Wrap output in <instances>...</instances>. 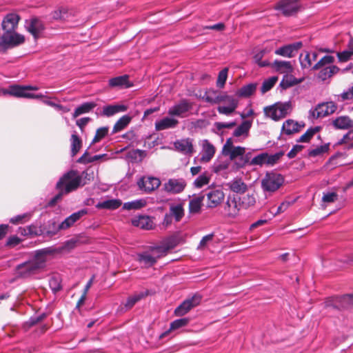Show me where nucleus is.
Returning a JSON list of instances; mask_svg holds the SVG:
<instances>
[{
  "label": "nucleus",
  "instance_id": "obj_1",
  "mask_svg": "<svg viewBox=\"0 0 353 353\" xmlns=\"http://www.w3.org/2000/svg\"><path fill=\"white\" fill-rule=\"evenodd\" d=\"M88 173L83 172L81 174L78 171L71 170L65 172L57 181L56 188L59 192L50 201V205H54L60 200L63 195L75 191L78 188L85 185L87 183L85 179Z\"/></svg>",
  "mask_w": 353,
  "mask_h": 353
},
{
  "label": "nucleus",
  "instance_id": "obj_2",
  "mask_svg": "<svg viewBox=\"0 0 353 353\" xmlns=\"http://www.w3.org/2000/svg\"><path fill=\"white\" fill-rule=\"evenodd\" d=\"M54 250L52 248H46L37 250L34 252L33 258L28 261L22 263L17 265L16 274L21 278H28L46 266L48 256L52 254Z\"/></svg>",
  "mask_w": 353,
  "mask_h": 353
},
{
  "label": "nucleus",
  "instance_id": "obj_3",
  "mask_svg": "<svg viewBox=\"0 0 353 353\" xmlns=\"http://www.w3.org/2000/svg\"><path fill=\"white\" fill-rule=\"evenodd\" d=\"M203 100L212 105L219 104L221 102H226L228 105H219L217 111L219 114L230 116L237 108L239 100L232 95H229L226 92H221L214 89H210L205 92Z\"/></svg>",
  "mask_w": 353,
  "mask_h": 353
},
{
  "label": "nucleus",
  "instance_id": "obj_4",
  "mask_svg": "<svg viewBox=\"0 0 353 353\" xmlns=\"http://www.w3.org/2000/svg\"><path fill=\"white\" fill-rule=\"evenodd\" d=\"M37 86L32 85H11L8 88H3L1 90L3 95H10L17 98H27V99H43L45 95L39 94H34L29 92V90H37Z\"/></svg>",
  "mask_w": 353,
  "mask_h": 353
},
{
  "label": "nucleus",
  "instance_id": "obj_5",
  "mask_svg": "<svg viewBox=\"0 0 353 353\" xmlns=\"http://www.w3.org/2000/svg\"><path fill=\"white\" fill-rule=\"evenodd\" d=\"M24 41V36L16 30L3 31L0 37V53H5L8 49L19 46Z\"/></svg>",
  "mask_w": 353,
  "mask_h": 353
},
{
  "label": "nucleus",
  "instance_id": "obj_6",
  "mask_svg": "<svg viewBox=\"0 0 353 353\" xmlns=\"http://www.w3.org/2000/svg\"><path fill=\"white\" fill-rule=\"evenodd\" d=\"M292 110L290 101L277 102L274 104L264 108V113L266 117L272 120L278 121L285 117Z\"/></svg>",
  "mask_w": 353,
  "mask_h": 353
},
{
  "label": "nucleus",
  "instance_id": "obj_7",
  "mask_svg": "<svg viewBox=\"0 0 353 353\" xmlns=\"http://www.w3.org/2000/svg\"><path fill=\"white\" fill-rule=\"evenodd\" d=\"M284 183L283 176L279 173L267 172L261 181V188L264 192H274Z\"/></svg>",
  "mask_w": 353,
  "mask_h": 353
},
{
  "label": "nucleus",
  "instance_id": "obj_8",
  "mask_svg": "<svg viewBox=\"0 0 353 353\" xmlns=\"http://www.w3.org/2000/svg\"><path fill=\"white\" fill-rule=\"evenodd\" d=\"M337 110V105L334 101H327L319 103L314 109L309 111V119H316L327 117L334 113Z\"/></svg>",
  "mask_w": 353,
  "mask_h": 353
},
{
  "label": "nucleus",
  "instance_id": "obj_9",
  "mask_svg": "<svg viewBox=\"0 0 353 353\" xmlns=\"http://www.w3.org/2000/svg\"><path fill=\"white\" fill-rule=\"evenodd\" d=\"M275 9L279 10L284 16H292L302 10L299 0H281Z\"/></svg>",
  "mask_w": 353,
  "mask_h": 353
},
{
  "label": "nucleus",
  "instance_id": "obj_10",
  "mask_svg": "<svg viewBox=\"0 0 353 353\" xmlns=\"http://www.w3.org/2000/svg\"><path fill=\"white\" fill-rule=\"evenodd\" d=\"M201 296L194 294L192 297L184 300L174 311L176 316H183L188 313L193 307L199 305L201 301Z\"/></svg>",
  "mask_w": 353,
  "mask_h": 353
},
{
  "label": "nucleus",
  "instance_id": "obj_11",
  "mask_svg": "<svg viewBox=\"0 0 353 353\" xmlns=\"http://www.w3.org/2000/svg\"><path fill=\"white\" fill-rule=\"evenodd\" d=\"M192 108V103L187 99H181L168 109V114L170 117L184 118Z\"/></svg>",
  "mask_w": 353,
  "mask_h": 353
},
{
  "label": "nucleus",
  "instance_id": "obj_12",
  "mask_svg": "<svg viewBox=\"0 0 353 353\" xmlns=\"http://www.w3.org/2000/svg\"><path fill=\"white\" fill-rule=\"evenodd\" d=\"M186 186L185 181L182 178H172L163 183V190L170 194L182 192Z\"/></svg>",
  "mask_w": 353,
  "mask_h": 353
},
{
  "label": "nucleus",
  "instance_id": "obj_13",
  "mask_svg": "<svg viewBox=\"0 0 353 353\" xmlns=\"http://www.w3.org/2000/svg\"><path fill=\"white\" fill-rule=\"evenodd\" d=\"M239 196L236 194H230L224 206V210L228 217H236L241 210Z\"/></svg>",
  "mask_w": 353,
  "mask_h": 353
},
{
  "label": "nucleus",
  "instance_id": "obj_14",
  "mask_svg": "<svg viewBox=\"0 0 353 353\" xmlns=\"http://www.w3.org/2000/svg\"><path fill=\"white\" fill-rule=\"evenodd\" d=\"M139 188L146 193L152 192L157 189L160 185V180L154 176H143L137 182Z\"/></svg>",
  "mask_w": 353,
  "mask_h": 353
},
{
  "label": "nucleus",
  "instance_id": "obj_15",
  "mask_svg": "<svg viewBox=\"0 0 353 353\" xmlns=\"http://www.w3.org/2000/svg\"><path fill=\"white\" fill-rule=\"evenodd\" d=\"M302 42L301 41L285 45L276 49L274 53L276 55L292 58L295 55L298 50L302 47Z\"/></svg>",
  "mask_w": 353,
  "mask_h": 353
},
{
  "label": "nucleus",
  "instance_id": "obj_16",
  "mask_svg": "<svg viewBox=\"0 0 353 353\" xmlns=\"http://www.w3.org/2000/svg\"><path fill=\"white\" fill-rule=\"evenodd\" d=\"M26 28L35 39L41 36L45 28L42 21L37 18H32L27 21Z\"/></svg>",
  "mask_w": 353,
  "mask_h": 353
},
{
  "label": "nucleus",
  "instance_id": "obj_17",
  "mask_svg": "<svg viewBox=\"0 0 353 353\" xmlns=\"http://www.w3.org/2000/svg\"><path fill=\"white\" fill-rule=\"evenodd\" d=\"M208 202L207 207L209 208H216L224 199V193L221 190H210L206 193Z\"/></svg>",
  "mask_w": 353,
  "mask_h": 353
},
{
  "label": "nucleus",
  "instance_id": "obj_18",
  "mask_svg": "<svg viewBox=\"0 0 353 353\" xmlns=\"http://www.w3.org/2000/svg\"><path fill=\"white\" fill-rule=\"evenodd\" d=\"M20 17L16 13H9L3 19L1 26L3 31L16 30Z\"/></svg>",
  "mask_w": 353,
  "mask_h": 353
},
{
  "label": "nucleus",
  "instance_id": "obj_19",
  "mask_svg": "<svg viewBox=\"0 0 353 353\" xmlns=\"http://www.w3.org/2000/svg\"><path fill=\"white\" fill-rule=\"evenodd\" d=\"M174 146L183 154H191L194 151L192 140L190 138L181 139L174 142Z\"/></svg>",
  "mask_w": 353,
  "mask_h": 353
},
{
  "label": "nucleus",
  "instance_id": "obj_20",
  "mask_svg": "<svg viewBox=\"0 0 353 353\" xmlns=\"http://www.w3.org/2000/svg\"><path fill=\"white\" fill-rule=\"evenodd\" d=\"M179 124V121L173 117H165L155 121L154 126L157 131L174 128Z\"/></svg>",
  "mask_w": 353,
  "mask_h": 353
},
{
  "label": "nucleus",
  "instance_id": "obj_21",
  "mask_svg": "<svg viewBox=\"0 0 353 353\" xmlns=\"http://www.w3.org/2000/svg\"><path fill=\"white\" fill-rule=\"evenodd\" d=\"M332 125L336 130H348L353 128V120L349 116H339L332 120Z\"/></svg>",
  "mask_w": 353,
  "mask_h": 353
},
{
  "label": "nucleus",
  "instance_id": "obj_22",
  "mask_svg": "<svg viewBox=\"0 0 353 353\" xmlns=\"http://www.w3.org/2000/svg\"><path fill=\"white\" fill-rule=\"evenodd\" d=\"M215 148L208 140L204 139L202 141V150L201 152V161L208 162L214 157Z\"/></svg>",
  "mask_w": 353,
  "mask_h": 353
},
{
  "label": "nucleus",
  "instance_id": "obj_23",
  "mask_svg": "<svg viewBox=\"0 0 353 353\" xmlns=\"http://www.w3.org/2000/svg\"><path fill=\"white\" fill-rule=\"evenodd\" d=\"M127 110L128 106L124 104L107 105L103 107L101 114L110 117L119 112H125Z\"/></svg>",
  "mask_w": 353,
  "mask_h": 353
},
{
  "label": "nucleus",
  "instance_id": "obj_24",
  "mask_svg": "<svg viewBox=\"0 0 353 353\" xmlns=\"http://www.w3.org/2000/svg\"><path fill=\"white\" fill-rule=\"evenodd\" d=\"M271 67L277 72L281 74L292 73L293 72V67L291 62L289 61L275 60L272 64Z\"/></svg>",
  "mask_w": 353,
  "mask_h": 353
},
{
  "label": "nucleus",
  "instance_id": "obj_25",
  "mask_svg": "<svg viewBox=\"0 0 353 353\" xmlns=\"http://www.w3.org/2000/svg\"><path fill=\"white\" fill-rule=\"evenodd\" d=\"M304 80L303 77L297 79L294 77L290 73H288L283 75L281 81L280 82L279 86L283 90H286L290 87L298 85L302 83Z\"/></svg>",
  "mask_w": 353,
  "mask_h": 353
},
{
  "label": "nucleus",
  "instance_id": "obj_26",
  "mask_svg": "<svg viewBox=\"0 0 353 353\" xmlns=\"http://www.w3.org/2000/svg\"><path fill=\"white\" fill-rule=\"evenodd\" d=\"M108 85L111 88H128L132 86V84L128 81V75L119 76L112 78L109 80Z\"/></svg>",
  "mask_w": 353,
  "mask_h": 353
},
{
  "label": "nucleus",
  "instance_id": "obj_27",
  "mask_svg": "<svg viewBox=\"0 0 353 353\" xmlns=\"http://www.w3.org/2000/svg\"><path fill=\"white\" fill-rule=\"evenodd\" d=\"M132 225L141 229L150 230L152 228L153 222L148 216L139 215L132 220Z\"/></svg>",
  "mask_w": 353,
  "mask_h": 353
},
{
  "label": "nucleus",
  "instance_id": "obj_28",
  "mask_svg": "<svg viewBox=\"0 0 353 353\" xmlns=\"http://www.w3.org/2000/svg\"><path fill=\"white\" fill-rule=\"evenodd\" d=\"M168 213L174 218V222H179L185 215L183 204H170L169 212Z\"/></svg>",
  "mask_w": 353,
  "mask_h": 353
},
{
  "label": "nucleus",
  "instance_id": "obj_29",
  "mask_svg": "<svg viewBox=\"0 0 353 353\" xmlns=\"http://www.w3.org/2000/svg\"><path fill=\"white\" fill-rule=\"evenodd\" d=\"M228 185L231 191L237 194H243L248 189L247 185L239 178H234L228 183Z\"/></svg>",
  "mask_w": 353,
  "mask_h": 353
},
{
  "label": "nucleus",
  "instance_id": "obj_30",
  "mask_svg": "<svg viewBox=\"0 0 353 353\" xmlns=\"http://www.w3.org/2000/svg\"><path fill=\"white\" fill-rule=\"evenodd\" d=\"M252 127V121H243L233 132V136L234 137L246 138L249 135L250 130Z\"/></svg>",
  "mask_w": 353,
  "mask_h": 353
},
{
  "label": "nucleus",
  "instance_id": "obj_31",
  "mask_svg": "<svg viewBox=\"0 0 353 353\" xmlns=\"http://www.w3.org/2000/svg\"><path fill=\"white\" fill-rule=\"evenodd\" d=\"M301 126L298 122L288 119L283 123L282 132L290 135L299 132Z\"/></svg>",
  "mask_w": 353,
  "mask_h": 353
},
{
  "label": "nucleus",
  "instance_id": "obj_32",
  "mask_svg": "<svg viewBox=\"0 0 353 353\" xmlns=\"http://www.w3.org/2000/svg\"><path fill=\"white\" fill-rule=\"evenodd\" d=\"M189 322H190L189 318H181V319H176V320L173 321L170 323L169 330L164 332L163 333H162L160 336V338L165 337L171 331L176 330L179 328L186 326L189 323Z\"/></svg>",
  "mask_w": 353,
  "mask_h": 353
},
{
  "label": "nucleus",
  "instance_id": "obj_33",
  "mask_svg": "<svg viewBox=\"0 0 353 353\" xmlns=\"http://www.w3.org/2000/svg\"><path fill=\"white\" fill-rule=\"evenodd\" d=\"M137 260L143 263L145 267H151L157 263V257L148 252H144L137 255Z\"/></svg>",
  "mask_w": 353,
  "mask_h": 353
},
{
  "label": "nucleus",
  "instance_id": "obj_34",
  "mask_svg": "<svg viewBox=\"0 0 353 353\" xmlns=\"http://www.w3.org/2000/svg\"><path fill=\"white\" fill-rule=\"evenodd\" d=\"M339 71V68L336 65H330L327 67L323 68L319 74V79L322 81H325L330 77H331L333 74H336Z\"/></svg>",
  "mask_w": 353,
  "mask_h": 353
},
{
  "label": "nucleus",
  "instance_id": "obj_35",
  "mask_svg": "<svg viewBox=\"0 0 353 353\" xmlns=\"http://www.w3.org/2000/svg\"><path fill=\"white\" fill-rule=\"evenodd\" d=\"M132 117L128 114L122 116L114 125L112 134L119 132L125 129L130 123Z\"/></svg>",
  "mask_w": 353,
  "mask_h": 353
},
{
  "label": "nucleus",
  "instance_id": "obj_36",
  "mask_svg": "<svg viewBox=\"0 0 353 353\" xmlns=\"http://www.w3.org/2000/svg\"><path fill=\"white\" fill-rule=\"evenodd\" d=\"M122 203L119 199H109L99 202L96 207L99 209L116 210L121 205Z\"/></svg>",
  "mask_w": 353,
  "mask_h": 353
},
{
  "label": "nucleus",
  "instance_id": "obj_37",
  "mask_svg": "<svg viewBox=\"0 0 353 353\" xmlns=\"http://www.w3.org/2000/svg\"><path fill=\"white\" fill-rule=\"evenodd\" d=\"M256 84L254 83H248L243 85L236 92V94L239 97H249L256 90Z\"/></svg>",
  "mask_w": 353,
  "mask_h": 353
},
{
  "label": "nucleus",
  "instance_id": "obj_38",
  "mask_svg": "<svg viewBox=\"0 0 353 353\" xmlns=\"http://www.w3.org/2000/svg\"><path fill=\"white\" fill-rule=\"evenodd\" d=\"M95 106L96 104L93 102L83 103L81 105L76 108L72 114V117L73 118H76L81 114L88 113L90 112Z\"/></svg>",
  "mask_w": 353,
  "mask_h": 353
},
{
  "label": "nucleus",
  "instance_id": "obj_39",
  "mask_svg": "<svg viewBox=\"0 0 353 353\" xmlns=\"http://www.w3.org/2000/svg\"><path fill=\"white\" fill-rule=\"evenodd\" d=\"M203 196H194L189 202V211L190 213H198L201 208Z\"/></svg>",
  "mask_w": 353,
  "mask_h": 353
},
{
  "label": "nucleus",
  "instance_id": "obj_40",
  "mask_svg": "<svg viewBox=\"0 0 353 353\" xmlns=\"http://www.w3.org/2000/svg\"><path fill=\"white\" fill-rule=\"evenodd\" d=\"M239 199L242 209H248L256 203L254 194H247L241 196H239Z\"/></svg>",
  "mask_w": 353,
  "mask_h": 353
},
{
  "label": "nucleus",
  "instance_id": "obj_41",
  "mask_svg": "<svg viewBox=\"0 0 353 353\" xmlns=\"http://www.w3.org/2000/svg\"><path fill=\"white\" fill-rule=\"evenodd\" d=\"M147 295V292H141L139 293H135L133 295L129 296L124 305L126 310L132 308L138 301L141 300Z\"/></svg>",
  "mask_w": 353,
  "mask_h": 353
},
{
  "label": "nucleus",
  "instance_id": "obj_42",
  "mask_svg": "<svg viewBox=\"0 0 353 353\" xmlns=\"http://www.w3.org/2000/svg\"><path fill=\"white\" fill-rule=\"evenodd\" d=\"M146 204V201L143 199H138L129 202L124 203L123 205V208L124 210H138L145 206Z\"/></svg>",
  "mask_w": 353,
  "mask_h": 353
},
{
  "label": "nucleus",
  "instance_id": "obj_43",
  "mask_svg": "<svg viewBox=\"0 0 353 353\" xmlns=\"http://www.w3.org/2000/svg\"><path fill=\"white\" fill-rule=\"evenodd\" d=\"M71 141V155L75 156L79 151L81 146V141L79 136L76 134H72L70 139Z\"/></svg>",
  "mask_w": 353,
  "mask_h": 353
},
{
  "label": "nucleus",
  "instance_id": "obj_44",
  "mask_svg": "<svg viewBox=\"0 0 353 353\" xmlns=\"http://www.w3.org/2000/svg\"><path fill=\"white\" fill-rule=\"evenodd\" d=\"M336 56L339 62H346L349 61L353 56V46H348L347 49L337 52Z\"/></svg>",
  "mask_w": 353,
  "mask_h": 353
},
{
  "label": "nucleus",
  "instance_id": "obj_45",
  "mask_svg": "<svg viewBox=\"0 0 353 353\" xmlns=\"http://www.w3.org/2000/svg\"><path fill=\"white\" fill-rule=\"evenodd\" d=\"M172 248V245H170L168 243H165L161 245H159L157 247H154L152 249V252L155 254V257L157 259L162 256H165L168 251Z\"/></svg>",
  "mask_w": 353,
  "mask_h": 353
},
{
  "label": "nucleus",
  "instance_id": "obj_46",
  "mask_svg": "<svg viewBox=\"0 0 353 353\" xmlns=\"http://www.w3.org/2000/svg\"><path fill=\"white\" fill-rule=\"evenodd\" d=\"M51 17L54 20L65 21L68 17V11L65 8H60L51 13Z\"/></svg>",
  "mask_w": 353,
  "mask_h": 353
},
{
  "label": "nucleus",
  "instance_id": "obj_47",
  "mask_svg": "<svg viewBox=\"0 0 353 353\" xmlns=\"http://www.w3.org/2000/svg\"><path fill=\"white\" fill-rule=\"evenodd\" d=\"M319 130L320 127L319 126L307 129V130L299 137L297 141L303 143L309 142L311 138L314 135L315 133L319 132Z\"/></svg>",
  "mask_w": 353,
  "mask_h": 353
},
{
  "label": "nucleus",
  "instance_id": "obj_48",
  "mask_svg": "<svg viewBox=\"0 0 353 353\" xmlns=\"http://www.w3.org/2000/svg\"><path fill=\"white\" fill-rule=\"evenodd\" d=\"M278 80L277 77H271L267 79H265L263 82L262 86L261 88V91L263 94L267 92L270 90L273 86L275 85Z\"/></svg>",
  "mask_w": 353,
  "mask_h": 353
},
{
  "label": "nucleus",
  "instance_id": "obj_49",
  "mask_svg": "<svg viewBox=\"0 0 353 353\" xmlns=\"http://www.w3.org/2000/svg\"><path fill=\"white\" fill-rule=\"evenodd\" d=\"M245 152V148L241 146H234L226 154L230 159L233 160L240 157H242Z\"/></svg>",
  "mask_w": 353,
  "mask_h": 353
},
{
  "label": "nucleus",
  "instance_id": "obj_50",
  "mask_svg": "<svg viewBox=\"0 0 353 353\" xmlns=\"http://www.w3.org/2000/svg\"><path fill=\"white\" fill-rule=\"evenodd\" d=\"M299 60L302 68H309L312 66V58L310 52H305V53L301 54Z\"/></svg>",
  "mask_w": 353,
  "mask_h": 353
},
{
  "label": "nucleus",
  "instance_id": "obj_51",
  "mask_svg": "<svg viewBox=\"0 0 353 353\" xmlns=\"http://www.w3.org/2000/svg\"><path fill=\"white\" fill-rule=\"evenodd\" d=\"M228 68H225L219 72L218 78L216 80V86L219 88L221 89V88H224L225 82L228 79Z\"/></svg>",
  "mask_w": 353,
  "mask_h": 353
},
{
  "label": "nucleus",
  "instance_id": "obj_52",
  "mask_svg": "<svg viewBox=\"0 0 353 353\" xmlns=\"http://www.w3.org/2000/svg\"><path fill=\"white\" fill-rule=\"evenodd\" d=\"M334 61V58L330 55H325L323 58H321L313 67V70H319L321 68L328 65L332 64Z\"/></svg>",
  "mask_w": 353,
  "mask_h": 353
},
{
  "label": "nucleus",
  "instance_id": "obj_53",
  "mask_svg": "<svg viewBox=\"0 0 353 353\" xmlns=\"http://www.w3.org/2000/svg\"><path fill=\"white\" fill-rule=\"evenodd\" d=\"M32 216L31 213H23L22 214H18L15 216L12 217L10 219V222L13 224L23 223L26 221L29 220Z\"/></svg>",
  "mask_w": 353,
  "mask_h": 353
},
{
  "label": "nucleus",
  "instance_id": "obj_54",
  "mask_svg": "<svg viewBox=\"0 0 353 353\" xmlns=\"http://www.w3.org/2000/svg\"><path fill=\"white\" fill-rule=\"evenodd\" d=\"M328 150H329L328 144L319 145V146H317L314 149H312V150H309L308 155L310 157H317V156H319V155L327 152Z\"/></svg>",
  "mask_w": 353,
  "mask_h": 353
},
{
  "label": "nucleus",
  "instance_id": "obj_55",
  "mask_svg": "<svg viewBox=\"0 0 353 353\" xmlns=\"http://www.w3.org/2000/svg\"><path fill=\"white\" fill-rule=\"evenodd\" d=\"M210 182V177L207 173H203L199 175L194 181L195 187L201 188L203 185L208 184Z\"/></svg>",
  "mask_w": 353,
  "mask_h": 353
},
{
  "label": "nucleus",
  "instance_id": "obj_56",
  "mask_svg": "<svg viewBox=\"0 0 353 353\" xmlns=\"http://www.w3.org/2000/svg\"><path fill=\"white\" fill-rule=\"evenodd\" d=\"M109 128L108 126L101 127L97 129L95 136L92 143H97L104 138L108 133Z\"/></svg>",
  "mask_w": 353,
  "mask_h": 353
},
{
  "label": "nucleus",
  "instance_id": "obj_57",
  "mask_svg": "<svg viewBox=\"0 0 353 353\" xmlns=\"http://www.w3.org/2000/svg\"><path fill=\"white\" fill-rule=\"evenodd\" d=\"M49 286L54 294L61 290V284L60 279L57 276L50 278L49 280Z\"/></svg>",
  "mask_w": 353,
  "mask_h": 353
},
{
  "label": "nucleus",
  "instance_id": "obj_58",
  "mask_svg": "<svg viewBox=\"0 0 353 353\" xmlns=\"http://www.w3.org/2000/svg\"><path fill=\"white\" fill-rule=\"evenodd\" d=\"M267 159L268 154L267 153H261L256 157H254L251 161L252 165H262L263 164H267Z\"/></svg>",
  "mask_w": 353,
  "mask_h": 353
},
{
  "label": "nucleus",
  "instance_id": "obj_59",
  "mask_svg": "<svg viewBox=\"0 0 353 353\" xmlns=\"http://www.w3.org/2000/svg\"><path fill=\"white\" fill-rule=\"evenodd\" d=\"M284 154V152L283 151H280L278 152H276L273 154L269 155L268 154V159H267V165H274L276 163L280 158Z\"/></svg>",
  "mask_w": 353,
  "mask_h": 353
},
{
  "label": "nucleus",
  "instance_id": "obj_60",
  "mask_svg": "<svg viewBox=\"0 0 353 353\" xmlns=\"http://www.w3.org/2000/svg\"><path fill=\"white\" fill-rule=\"evenodd\" d=\"M340 302L343 307H347L353 306V294H345L340 299Z\"/></svg>",
  "mask_w": 353,
  "mask_h": 353
},
{
  "label": "nucleus",
  "instance_id": "obj_61",
  "mask_svg": "<svg viewBox=\"0 0 353 353\" xmlns=\"http://www.w3.org/2000/svg\"><path fill=\"white\" fill-rule=\"evenodd\" d=\"M88 152H85L84 154L78 159V162L81 163H88L101 159V155H94L92 157L87 158Z\"/></svg>",
  "mask_w": 353,
  "mask_h": 353
},
{
  "label": "nucleus",
  "instance_id": "obj_62",
  "mask_svg": "<svg viewBox=\"0 0 353 353\" xmlns=\"http://www.w3.org/2000/svg\"><path fill=\"white\" fill-rule=\"evenodd\" d=\"M339 97L341 98L342 101L352 99H353V83L348 89H347L346 90H344L339 95Z\"/></svg>",
  "mask_w": 353,
  "mask_h": 353
},
{
  "label": "nucleus",
  "instance_id": "obj_63",
  "mask_svg": "<svg viewBox=\"0 0 353 353\" xmlns=\"http://www.w3.org/2000/svg\"><path fill=\"white\" fill-rule=\"evenodd\" d=\"M338 198V195L336 192H327L324 193L322 200L325 203H332L335 201Z\"/></svg>",
  "mask_w": 353,
  "mask_h": 353
},
{
  "label": "nucleus",
  "instance_id": "obj_64",
  "mask_svg": "<svg viewBox=\"0 0 353 353\" xmlns=\"http://www.w3.org/2000/svg\"><path fill=\"white\" fill-rule=\"evenodd\" d=\"M46 317V313H41L39 315L32 316L28 321V324L30 326L34 325L39 322L43 321Z\"/></svg>",
  "mask_w": 353,
  "mask_h": 353
}]
</instances>
